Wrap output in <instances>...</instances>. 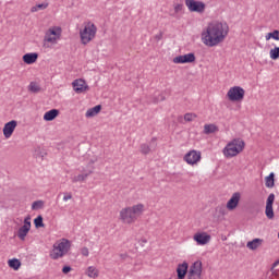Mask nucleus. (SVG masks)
Listing matches in <instances>:
<instances>
[{
	"instance_id": "obj_25",
	"label": "nucleus",
	"mask_w": 279,
	"mask_h": 279,
	"mask_svg": "<svg viewBox=\"0 0 279 279\" xmlns=\"http://www.w3.org/2000/svg\"><path fill=\"white\" fill-rule=\"evenodd\" d=\"M219 132V128L216 124H205L204 134H215Z\"/></svg>"
},
{
	"instance_id": "obj_36",
	"label": "nucleus",
	"mask_w": 279,
	"mask_h": 279,
	"mask_svg": "<svg viewBox=\"0 0 279 279\" xmlns=\"http://www.w3.org/2000/svg\"><path fill=\"white\" fill-rule=\"evenodd\" d=\"M195 119H197V114H195V113H185L184 114V121L191 122V121H195Z\"/></svg>"
},
{
	"instance_id": "obj_15",
	"label": "nucleus",
	"mask_w": 279,
	"mask_h": 279,
	"mask_svg": "<svg viewBox=\"0 0 279 279\" xmlns=\"http://www.w3.org/2000/svg\"><path fill=\"white\" fill-rule=\"evenodd\" d=\"M274 202H276V195L269 194V196L266 201V209H265V215H266L267 219H274V217H275Z\"/></svg>"
},
{
	"instance_id": "obj_11",
	"label": "nucleus",
	"mask_w": 279,
	"mask_h": 279,
	"mask_svg": "<svg viewBox=\"0 0 279 279\" xmlns=\"http://www.w3.org/2000/svg\"><path fill=\"white\" fill-rule=\"evenodd\" d=\"M210 234L206 231H197L194 235H193V241H195L196 245H208V243H210Z\"/></svg>"
},
{
	"instance_id": "obj_41",
	"label": "nucleus",
	"mask_w": 279,
	"mask_h": 279,
	"mask_svg": "<svg viewBox=\"0 0 279 279\" xmlns=\"http://www.w3.org/2000/svg\"><path fill=\"white\" fill-rule=\"evenodd\" d=\"M71 271V266H64L63 268H62V272L63 274H69Z\"/></svg>"
},
{
	"instance_id": "obj_12",
	"label": "nucleus",
	"mask_w": 279,
	"mask_h": 279,
	"mask_svg": "<svg viewBox=\"0 0 279 279\" xmlns=\"http://www.w3.org/2000/svg\"><path fill=\"white\" fill-rule=\"evenodd\" d=\"M29 230H32V218L26 217L24 219V225L17 231L19 239L25 241V238L29 234Z\"/></svg>"
},
{
	"instance_id": "obj_27",
	"label": "nucleus",
	"mask_w": 279,
	"mask_h": 279,
	"mask_svg": "<svg viewBox=\"0 0 279 279\" xmlns=\"http://www.w3.org/2000/svg\"><path fill=\"white\" fill-rule=\"evenodd\" d=\"M8 265L11 269H14V271H19V269H21V260L16 258L9 259Z\"/></svg>"
},
{
	"instance_id": "obj_1",
	"label": "nucleus",
	"mask_w": 279,
	"mask_h": 279,
	"mask_svg": "<svg viewBox=\"0 0 279 279\" xmlns=\"http://www.w3.org/2000/svg\"><path fill=\"white\" fill-rule=\"evenodd\" d=\"M230 34V26L226 22L211 21L201 32V40L205 47H219Z\"/></svg>"
},
{
	"instance_id": "obj_2",
	"label": "nucleus",
	"mask_w": 279,
	"mask_h": 279,
	"mask_svg": "<svg viewBox=\"0 0 279 279\" xmlns=\"http://www.w3.org/2000/svg\"><path fill=\"white\" fill-rule=\"evenodd\" d=\"M145 213V205L140 203L131 207H125L120 210V219L122 223H135L138 217Z\"/></svg>"
},
{
	"instance_id": "obj_18",
	"label": "nucleus",
	"mask_w": 279,
	"mask_h": 279,
	"mask_svg": "<svg viewBox=\"0 0 279 279\" xmlns=\"http://www.w3.org/2000/svg\"><path fill=\"white\" fill-rule=\"evenodd\" d=\"M22 60L25 64H34L38 60V53L37 52H28L25 53L22 57Z\"/></svg>"
},
{
	"instance_id": "obj_9",
	"label": "nucleus",
	"mask_w": 279,
	"mask_h": 279,
	"mask_svg": "<svg viewBox=\"0 0 279 279\" xmlns=\"http://www.w3.org/2000/svg\"><path fill=\"white\" fill-rule=\"evenodd\" d=\"M185 5L189 12H196L197 14H204L206 12V3L201 0H185Z\"/></svg>"
},
{
	"instance_id": "obj_35",
	"label": "nucleus",
	"mask_w": 279,
	"mask_h": 279,
	"mask_svg": "<svg viewBox=\"0 0 279 279\" xmlns=\"http://www.w3.org/2000/svg\"><path fill=\"white\" fill-rule=\"evenodd\" d=\"M35 228H45V223L43 222V216H38L34 220Z\"/></svg>"
},
{
	"instance_id": "obj_14",
	"label": "nucleus",
	"mask_w": 279,
	"mask_h": 279,
	"mask_svg": "<svg viewBox=\"0 0 279 279\" xmlns=\"http://www.w3.org/2000/svg\"><path fill=\"white\" fill-rule=\"evenodd\" d=\"M17 125L19 122L16 120L7 122L2 129L4 138H12V134H14V130H16Z\"/></svg>"
},
{
	"instance_id": "obj_20",
	"label": "nucleus",
	"mask_w": 279,
	"mask_h": 279,
	"mask_svg": "<svg viewBox=\"0 0 279 279\" xmlns=\"http://www.w3.org/2000/svg\"><path fill=\"white\" fill-rule=\"evenodd\" d=\"M85 275L87 278H93V279L99 278V268L96 266H89L85 270Z\"/></svg>"
},
{
	"instance_id": "obj_3",
	"label": "nucleus",
	"mask_w": 279,
	"mask_h": 279,
	"mask_svg": "<svg viewBox=\"0 0 279 279\" xmlns=\"http://www.w3.org/2000/svg\"><path fill=\"white\" fill-rule=\"evenodd\" d=\"M73 243L71 240L63 238L57 240L53 245L52 250L50 251V258L52 260H60V258H64L71 252Z\"/></svg>"
},
{
	"instance_id": "obj_28",
	"label": "nucleus",
	"mask_w": 279,
	"mask_h": 279,
	"mask_svg": "<svg viewBox=\"0 0 279 279\" xmlns=\"http://www.w3.org/2000/svg\"><path fill=\"white\" fill-rule=\"evenodd\" d=\"M274 172H271L268 177L265 178V185L267 189H274L276 182L274 180Z\"/></svg>"
},
{
	"instance_id": "obj_19",
	"label": "nucleus",
	"mask_w": 279,
	"mask_h": 279,
	"mask_svg": "<svg viewBox=\"0 0 279 279\" xmlns=\"http://www.w3.org/2000/svg\"><path fill=\"white\" fill-rule=\"evenodd\" d=\"M93 173V170H88V171H84L81 174H74L71 180L73 183H77V182H86V179L88 178V175H90Z\"/></svg>"
},
{
	"instance_id": "obj_26",
	"label": "nucleus",
	"mask_w": 279,
	"mask_h": 279,
	"mask_svg": "<svg viewBox=\"0 0 279 279\" xmlns=\"http://www.w3.org/2000/svg\"><path fill=\"white\" fill-rule=\"evenodd\" d=\"M216 215H217L218 219H221V217H226V215H228V208L223 205L217 206Z\"/></svg>"
},
{
	"instance_id": "obj_31",
	"label": "nucleus",
	"mask_w": 279,
	"mask_h": 279,
	"mask_svg": "<svg viewBox=\"0 0 279 279\" xmlns=\"http://www.w3.org/2000/svg\"><path fill=\"white\" fill-rule=\"evenodd\" d=\"M269 58H270V60H278V58H279V47L278 46H275V48L270 49Z\"/></svg>"
},
{
	"instance_id": "obj_22",
	"label": "nucleus",
	"mask_w": 279,
	"mask_h": 279,
	"mask_svg": "<svg viewBox=\"0 0 279 279\" xmlns=\"http://www.w3.org/2000/svg\"><path fill=\"white\" fill-rule=\"evenodd\" d=\"M101 112V105H97L94 108H90L86 111V119H93V117H97Z\"/></svg>"
},
{
	"instance_id": "obj_37",
	"label": "nucleus",
	"mask_w": 279,
	"mask_h": 279,
	"mask_svg": "<svg viewBox=\"0 0 279 279\" xmlns=\"http://www.w3.org/2000/svg\"><path fill=\"white\" fill-rule=\"evenodd\" d=\"M141 151H142V154H149V151H151V149L149 148V145L142 144L141 145Z\"/></svg>"
},
{
	"instance_id": "obj_21",
	"label": "nucleus",
	"mask_w": 279,
	"mask_h": 279,
	"mask_svg": "<svg viewBox=\"0 0 279 279\" xmlns=\"http://www.w3.org/2000/svg\"><path fill=\"white\" fill-rule=\"evenodd\" d=\"M189 274H192L194 276H202V262H194L193 265L190 267Z\"/></svg>"
},
{
	"instance_id": "obj_32",
	"label": "nucleus",
	"mask_w": 279,
	"mask_h": 279,
	"mask_svg": "<svg viewBox=\"0 0 279 279\" xmlns=\"http://www.w3.org/2000/svg\"><path fill=\"white\" fill-rule=\"evenodd\" d=\"M28 90L31 93H40V85L36 82H31L28 85Z\"/></svg>"
},
{
	"instance_id": "obj_6",
	"label": "nucleus",
	"mask_w": 279,
	"mask_h": 279,
	"mask_svg": "<svg viewBox=\"0 0 279 279\" xmlns=\"http://www.w3.org/2000/svg\"><path fill=\"white\" fill-rule=\"evenodd\" d=\"M97 36V26L93 22H85L83 28L80 29V38L82 45H88L92 40H95Z\"/></svg>"
},
{
	"instance_id": "obj_30",
	"label": "nucleus",
	"mask_w": 279,
	"mask_h": 279,
	"mask_svg": "<svg viewBox=\"0 0 279 279\" xmlns=\"http://www.w3.org/2000/svg\"><path fill=\"white\" fill-rule=\"evenodd\" d=\"M48 8H49V2H43L31 8V12H40V10H47Z\"/></svg>"
},
{
	"instance_id": "obj_10",
	"label": "nucleus",
	"mask_w": 279,
	"mask_h": 279,
	"mask_svg": "<svg viewBox=\"0 0 279 279\" xmlns=\"http://www.w3.org/2000/svg\"><path fill=\"white\" fill-rule=\"evenodd\" d=\"M195 53L189 52L185 54L177 56L172 59L173 64H193L195 62Z\"/></svg>"
},
{
	"instance_id": "obj_17",
	"label": "nucleus",
	"mask_w": 279,
	"mask_h": 279,
	"mask_svg": "<svg viewBox=\"0 0 279 279\" xmlns=\"http://www.w3.org/2000/svg\"><path fill=\"white\" fill-rule=\"evenodd\" d=\"M186 274H189V263L183 262L181 264H178V266H177V278L178 279H184V278H186Z\"/></svg>"
},
{
	"instance_id": "obj_40",
	"label": "nucleus",
	"mask_w": 279,
	"mask_h": 279,
	"mask_svg": "<svg viewBox=\"0 0 279 279\" xmlns=\"http://www.w3.org/2000/svg\"><path fill=\"white\" fill-rule=\"evenodd\" d=\"M187 279H202V276H199V275H193V274L189 272Z\"/></svg>"
},
{
	"instance_id": "obj_33",
	"label": "nucleus",
	"mask_w": 279,
	"mask_h": 279,
	"mask_svg": "<svg viewBox=\"0 0 279 279\" xmlns=\"http://www.w3.org/2000/svg\"><path fill=\"white\" fill-rule=\"evenodd\" d=\"M45 207V202L44 201H35L32 204V210H40V208Z\"/></svg>"
},
{
	"instance_id": "obj_29",
	"label": "nucleus",
	"mask_w": 279,
	"mask_h": 279,
	"mask_svg": "<svg viewBox=\"0 0 279 279\" xmlns=\"http://www.w3.org/2000/svg\"><path fill=\"white\" fill-rule=\"evenodd\" d=\"M265 39L266 40H277V41H279V31L278 29H275V31H272V32H270V33H267L266 35H265Z\"/></svg>"
},
{
	"instance_id": "obj_23",
	"label": "nucleus",
	"mask_w": 279,
	"mask_h": 279,
	"mask_svg": "<svg viewBox=\"0 0 279 279\" xmlns=\"http://www.w3.org/2000/svg\"><path fill=\"white\" fill-rule=\"evenodd\" d=\"M60 114L58 109H51L44 114V121H53Z\"/></svg>"
},
{
	"instance_id": "obj_5",
	"label": "nucleus",
	"mask_w": 279,
	"mask_h": 279,
	"mask_svg": "<svg viewBox=\"0 0 279 279\" xmlns=\"http://www.w3.org/2000/svg\"><path fill=\"white\" fill-rule=\"evenodd\" d=\"M245 149V141L242 138H233L227 143L222 149V156L230 160V158H236L240 154H243Z\"/></svg>"
},
{
	"instance_id": "obj_34",
	"label": "nucleus",
	"mask_w": 279,
	"mask_h": 279,
	"mask_svg": "<svg viewBox=\"0 0 279 279\" xmlns=\"http://www.w3.org/2000/svg\"><path fill=\"white\" fill-rule=\"evenodd\" d=\"M173 10H174L175 14H180V12H182L184 10V3L175 2L173 4Z\"/></svg>"
},
{
	"instance_id": "obj_13",
	"label": "nucleus",
	"mask_w": 279,
	"mask_h": 279,
	"mask_svg": "<svg viewBox=\"0 0 279 279\" xmlns=\"http://www.w3.org/2000/svg\"><path fill=\"white\" fill-rule=\"evenodd\" d=\"M72 87L74 93L77 95H82V93H86L88 90V83L84 78H76L72 82Z\"/></svg>"
},
{
	"instance_id": "obj_24",
	"label": "nucleus",
	"mask_w": 279,
	"mask_h": 279,
	"mask_svg": "<svg viewBox=\"0 0 279 279\" xmlns=\"http://www.w3.org/2000/svg\"><path fill=\"white\" fill-rule=\"evenodd\" d=\"M259 245H263V240L262 239H258V238H256V239H254L253 241H248L247 243H246V247L248 248V250H258V246Z\"/></svg>"
},
{
	"instance_id": "obj_38",
	"label": "nucleus",
	"mask_w": 279,
	"mask_h": 279,
	"mask_svg": "<svg viewBox=\"0 0 279 279\" xmlns=\"http://www.w3.org/2000/svg\"><path fill=\"white\" fill-rule=\"evenodd\" d=\"M81 254L82 256L88 257L90 256V251L88 250V247L84 246L81 248Z\"/></svg>"
},
{
	"instance_id": "obj_16",
	"label": "nucleus",
	"mask_w": 279,
	"mask_h": 279,
	"mask_svg": "<svg viewBox=\"0 0 279 279\" xmlns=\"http://www.w3.org/2000/svg\"><path fill=\"white\" fill-rule=\"evenodd\" d=\"M241 202V193L235 192L232 194L230 199L227 202V210H236L239 203Z\"/></svg>"
},
{
	"instance_id": "obj_39",
	"label": "nucleus",
	"mask_w": 279,
	"mask_h": 279,
	"mask_svg": "<svg viewBox=\"0 0 279 279\" xmlns=\"http://www.w3.org/2000/svg\"><path fill=\"white\" fill-rule=\"evenodd\" d=\"M69 199H73V195L71 193H64L63 202H69Z\"/></svg>"
},
{
	"instance_id": "obj_4",
	"label": "nucleus",
	"mask_w": 279,
	"mask_h": 279,
	"mask_svg": "<svg viewBox=\"0 0 279 279\" xmlns=\"http://www.w3.org/2000/svg\"><path fill=\"white\" fill-rule=\"evenodd\" d=\"M62 40V27L50 26L45 31L43 45L45 49H53Z\"/></svg>"
},
{
	"instance_id": "obj_7",
	"label": "nucleus",
	"mask_w": 279,
	"mask_h": 279,
	"mask_svg": "<svg viewBox=\"0 0 279 279\" xmlns=\"http://www.w3.org/2000/svg\"><path fill=\"white\" fill-rule=\"evenodd\" d=\"M227 98L232 102H241L245 99V89L241 86L230 87L227 92Z\"/></svg>"
},
{
	"instance_id": "obj_8",
	"label": "nucleus",
	"mask_w": 279,
	"mask_h": 279,
	"mask_svg": "<svg viewBox=\"0 0 279 279\" xmlns=\"http://www.w3.org/2000/svg\"><path fill=\"white\" fill-rule=\"evenodd\" d=\"M183 160L186 165L195 167L202 162V151L192 149L184 155Z\"/></svg>"
}]
</instances>
